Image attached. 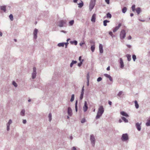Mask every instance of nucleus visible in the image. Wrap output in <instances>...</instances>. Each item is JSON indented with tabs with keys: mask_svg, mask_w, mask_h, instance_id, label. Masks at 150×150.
<instances>
[{
	"mask_svg": "<svg viewBox=\"0 0 150 150\" xmlns=\"http://www.w3.org/2000/svg\"><path fill=\"white\" fill-rule=\"evenodd\" d=\"M104 110L103 106L102 105L100 106L98 108L97 114L96 117V119H98L100 118L104 112Z\"/></svg>",
	"mask_w": 150,
	"mask_h": 150,
	"instance_id": "obj_1",
	"label": "nucleus"
},
{
	"mask_svg": "<svg viewBox=\"0 0 150 150\" xmlns=\"http://www.w3.org/2000/svg\"><path fill=\"white\" fill-rule=\"evenodd\" d=\"M121 139L123 142H127L129 139V137L127 134H123L121 136Z\"/></svg>",
	"mask_w": 150,
	"mask_h": 150,
	"instance_id": "obj_2",
	"label": "nucleus"
},
{
	"mask_svg": "<svg viewBox=\"0 0 150 150\" xmlns=\"http://www.w3.org/2000/svg\"><path fill=\"white\" fill-rule=\"evenodd\" d=\"M96 0H91L89 4V10L91 11L93 8L96 4Z\"/></svg>",
	"mask_w": 150,
	"mask_h": 150,
	"instance_id": "obj_3",
	"label": "nucleus"
},
{
	"mask_svg": "<svg viewBox=\"0 0 150 150\" xmlns=\"http://www.w3.org/2000/svg\"><path fill=\"white\" fill-rule=\"evenodd\" d=\"M126 33L125 30H122L120 31V37L121 39H124L126 36Z\"/></svg>",
	"mask_w": 150,
	"mask_h": 150,
	"instance_id": "obj_4",
	"label": "nucleus"
},
{
	"mask_svg": "<svg viewBox=\"0 0 150 150\" xmlns=\"http://www.w3.org/2000/svg\"><path fill=\"white\" fill-rule=\"evenodd\" d=\"M66 21L65 20H61L57 23V25L60 27H64V25L66 24Z\"/></svg>",
	"mask_w": 150,
	"mask_h": 150,
	"instance_id": "obj_5",
	"label": "nucleus"
},
{
	"mask_svg": "<svg viewBox=\"0 0 150 150\" xmlns=\"http://www.w3.org/2000/svg\"><path fill=\"white\" fill-rule=\"evenodd\" d=\"M90 140L92 145L93 146H94L95 143V138L93 134L90 135Z\"/></svg>",
	"mask_w": 150,
	"mask_h": 150,
	"instance_id": "obj_6",
	"label": "nucleus"
},
{
	"mask_svg": "<svg viewBox=\"0 0 150 150\" xmlns=\"http://www.w3.org/2000/svg\"><path fill=\"white\" fill-rule=\"evenodd\" d=\"M33 72L32 74V78L34 79L36 78V68L35 67H33Z\"/></svg>",
	"mask_w": 150,
	"mask_h": 150,
	"instance_id": "obj_7",
	"label": "nucleus"
},
{
	"mask_svg": "<svg viewBox=\"0 0 150 150\" xmlns=\"http://www.w3.org/2000/svg\"><path fill=\"white\" fill-rule=\"evenodd\" d=\"M119 62L120 64V67L121 69H123L124 67V65L122 59V58H120Z\"/></svg>",
	"mask_w": 150,
	"mask_h": 150,
	"instance_id": "obj_8",
	"label": "nucleus"
},
{
	"mask_svg": "<svg viewBox=\"0 0 150 150\" xmlns=\"http://www.w3.org/2000/svg\"><path fill=\"white\" fill-rule=\"evenodd\" d=\"M38 30L37 29L35 28L33 31V38L34 39H36L37 38V35L38 33Z\"/></svg>",
	"mask_w": 150,
	"mask_h": 150,
	"instance_id": "obj_9",
	"label": "nucleus"
},
{
	"mask_svg": "<svg viewBox=\"0 0 150 150\" xmlns=\"http://www.w3.org/2000/svg\"><path fill=\"white\" fill-rule=\"evenodd\" d=\"M67 113L68 115L71 117L72 115V110L70 107H69L67 109Z\"/></svg>",
	"mask_w": 150,
	"mask_h": 150,
	"instance_id": "obj_10",
	"label": "nucleus"
},
{
	"mask_svg": "<svg viewBox=\"0 0 150 150\" xmlns=\"http://www.w3.org/2000/svg\"><path fill=\"white\" fill-rule=\"evenodd\" d=\"M122 24L121 23H120L118 24V26L115 27L113 30V32H116L117 30L120 28Z\"/></svg>",
	"mask_w": 150,
	"mask_h": 150,
	"instance_id": "obj_11",
	"label": "nucleus"
},
{
	"mask_svg": "<svg viewBox=\"0 0 150 150\" xmlns=\"http://www.w3.org/2000/svg\"><path fill=\"white\" fill-rule=\"evenodd\" d=\"M88 109V107L87 106V102L86 101H85L84 105L83 107V110L84 112H86L87 111Z\"/></svg>",
	"mask_w": 150,
	"mask_h": 150,
	"instance_id": "obj_12",
	"label": "nucleus"
},
{
	"mask_svg": "<svg viewBox=\"0 0 150 150\" xmlns=\"http://www.w3.org/2000/svg\"><path fill=\"white\" fill-rule=\"evenodd\" d=\"M104 75L106 77L108 78L109 79V80L110 81H113V79L112 77L109 75L105 74H104Z\"/></svg>",
	"mask_w": 150,
	"mask_h": 150,
	"instance_id": "obj_13",
	"label": "nucleus"
},
{
	"mask_svg": "<svg viewBox=\"0 0 150 150\" xmlns=\"http://www.w3.org/2000/svg\"><path fill=\"white\" fill-rule=\"evenodd\" d=\"M141 124L139 123V122L137 123L136 124V128H137V130L139 131H140L141 129Z\"/></svg>",
	"mask_w": 150,
	"mask_h": 150,
	"instance_id": "obj_14",
	"label": "nucleus"
},
{
	"mask_svg": "<svg viewBox=\"0 0 150 150\" xmlns=\"http://www.w3.org/2000/svg\"><path fill=\"white\" fill-rule=\"evenodd\" d=\"M99 50L100 52V53H102L103 52V46L101 44H99Z\"/></svg>",
	"mask_w": 150,
	"mask_h": 150,
	"instance_id": "obj_15",
	"label": "nucleus"
},
{
	"mask_svg": "<svg viewBox=\"0 0 150 150\" xmlns=\"http://www.w3.org/2000/svg\"><path fill=\"white\" fill-rule=\"evenodd\" d=\"M95 42H93V45H91V51L93 52L95 50Z\"/></svg>",
	"mask_w": 150,
	"mask_h": 150,
	"instance_id": "obj_16",
	"label": "nucleus"
},
{
	"mask_svg": "<svg viewBox=\"0 0 150 150\" xmlns=\"http://www.w3.org/2000/svg\"><path fill=\"white\" fill-rule=\"evenodd\" d=\"M96 15L95 14H94L93 15L91 19V21L93 22H95L96 21Z\"/></svg>",
	"mask_w": 150,
	"mask_h": 150,
	"instance_id": "obj_17",
	"label": "nucleus"
},
{
	"mask_svg": "<svg viewBox=\"0 0 150 150\" xmlns=\"http://www.w3.org/2000/svg\"><path fill=\"white\" fill-rule=\"evenodd\" d=\"M120 114L122 116H125L126 117H127L129 116L127 114L126 112L124 111H121L120 112Z\"/></svg>",
	"mask_w": 150,
	"mask_h": 150,
	"instance_id": "obj_18",
	"label": "nucleus"
},
{
	"mask_svg": "<svg viewBox=\"0 0 150 150\" xmlns=\"http://www.w3.org/2000/svg\"><path fill=\"white\" fill-rule=\"evenodd\" d=\"M1 10H3L4 12L6 11V6H1L0 7Z\"/></svg>",
	"mask_w": 150,
	"mask_h": 150,
	"instance_id": "obj_19",
	"label": "nucleus"
},
{
	"mask_svg": "<svg viewBox=\"0 0 150 150\" xmlns=\"http://www.w3.org/2000/svg\"><path fill=\"white\" fill-rule=\"evenodd\" d=\"M135 11H136L137 14L138 15L141 12V8L140 7H138L136 9Z\"/></svg>",
	"mask_w": 150,
	"mask_h": 150,
	"instance_id": "obj_20",
	"label": "nucleus"
},
{
	"mask_svg": "<svg viewBox=\"0 0 150 150\" xmlns=\"http://www.w3.org/2000/svg\"><path fill=\"white\" fill-rule=\"evenodd\" d=\"M81 2L79 3L78 4V7L79 8H81L83 6V2L82 1H81Z\"/></svg>",
	"mask_w": 150,
	"mask_h": 150,
	"instance_id": "obj_21",
	"label": "nucleus"
},
{
	"mask_svg": "<svg viewBox=\"0 0 150 150\" xmlns=\"http://www.w3.org/2000/svg\"><path fill=\"white\" fill-rule=\"evenodd\" d=\"M25 110L24 109L22 110L20 112V115L22 116H24L25 115Z\"/></svg>",
	"mask_w": 150,
	"mask_h": 150,
	"instance_id": "obj_22",
	"label": "nucleus"
},
{
	"mask_svg": "<svg viewBox=\"0 0 150 150\" xmlns=\"http://www.w3.org/2000/svg\"><path fill=\"white\" fill-rule=\"evenodd\" d=\"M77 62L76 61L72 60L70 64V67H72L73 65L74 64H76Z\"/></svg>",
	"mask_w": 150,
	"mask_h": 150,
	"instance_id": "obj_23",
	"label": "nucleus"
},
{
	"mask_svg": "<svg viewBox=\"0 0 150 150\" xmlns=\"http://www.w3.org/2000/svg\"><path fill=\"white\" fill-rule=\"evenodd\" d=\"M122 119L125 123H127L128 122V120L127 119H126L125 117H121Z\"/></svg>",
	"mask_w": 150,
	"mask_h": 150,
	"instance_id": "obj_24",
	"label": "nucleus"
},
{
	"mask_svg": "<svg viewBox=\"0 0 150 150\" xmlns=\"http://www.w3.org/2000/svg\"><path fill=\"white\" fill-rule=\"evenodd\" d=\"M64 45V42L59 43L57 44V46L59 47H63Z\"/></svg>",
	"mask_w": 150,
	"mask_h": 150,
	"instance_id": "obj_25",
	"label": "nucleus"
},
{
	"mask_svg": "<svg viewBox=\"0 0 150 150\" xmlns=\"http://www.w3.org/2000/svg\"><path fill=\"white\" fill-rule=\"evenodd\" d=\"M134 102L136 108V109L138 108L139 107V105L137 101V100H135Z\"/></svg>",
	"mask_w": 150,
	"mask_h": 150,
	"instance_id": "obj_26",
	"label": "nucleus"
},
{
	"mask_svg": "<svg viewBox=\"0 0 150 150\" xmlns=\"http://www.w3.org/2000/svg\"><path fill=\"white\" fill-rule=\"evenodd\" d=\"M126 57L127 58V60L129 61H130L131 60V56L129 54L126 55Z\"/></svg>",
	"mask_w": 150,
	"mask_h": 150,
	"instance_id": "obj_27",
	"label": "nucleus"
},
{
	"mask_svg": "<svg viewBox=\"0 0 150 150\" xmlns=\"http://www.w3.org/2000/svg\"><path fill=\"white\" fill-rule=\"evenodd\" d=\"M146 125L147 126H150V117L149 119L147 121V122L146 123Z\"/></svg>",
	"mask_w": 150,
	"mask_h": 150,
	"instance_id": "obj_28",
	"label": "nucleus"
},
{
	"mask_svg": "<svg viewBox=\"0 0 150 150\" xmlns=\"http://www.w3.org/2000/svg\"><path fill=\"white\" fill-rule=\"evenodd\" d=\"M110 21L107 20H105L103 21V25L104 26H106L107 25V23L109 22Z\"/></svg>",
	"mask_w": 150,
	"mask_h": 150,
	"instance_id": "obj_29",
	"label": "nucleus"
},
{
	"mask_svg": "<svg viewBox=\"0 0 150 150\" xmlns=\"http://www.w3.org/2000/svg\"><path fill=\"white\" fill-rule=\"evenodd\" d=\"M127 10V8L125 7L122 9V11L123 13H125L126 12Z\"/></svg>",
	"mask_w": 150,
	"mask_h": 150,
	"instance_id": "obj_30",
	"label": "nucleus"
},
{
	"mask_svg": "<svg viewBox=\"0 0 150 150\" xmlns=\"http://www.w3.org/2000/svg\"><path fill=\"white\" fill-rule=\"evenodd\" d=\"M131 8L132 11L133 12H134L135 10H136L135 5L134 4L132 6Z\"/></svg>",
	"mask_w": 150,
	"mask_h": 150,
	"instance_id": "obj_31",
	"label": "nucleus"
},
{
	"mask_svg": "<svg viewBox=\"0 0 150 150\" xmlns=\"http://www.w3.org/2000/svg\"><path fill=\"white\" fill-rule=\"evenodd\" d=\"M70 43L71 44H74L75 45H76L77 44V41L76 40H74V41H71Z\"/></svg>",
	"mask_w": 150,
	"mask_h": 150,
	"instance_id": "obj_32",
	"label": "nucleus"
},
{
	"mask_svg": "<svg viewBox=\"0 0 150 150\" xmlns=\"http://www.w3.org/2000/svg\"><path fill=\"white\" fill-rule=\"evenodd\" d=\"M48 117L49 118V121L50 122L52 119V114L51 113H50L49 114Z\"/></svg>",
	"mask_w": 150,
	"mask_h": 150,
	"instance_id": "obj_33",
	"label": "nucleus"
},
{
	"mask_svg": "<svg viewBox=\"0 0 150 150\" xmlns=\"http://www.w3.org/2000/svg\"><path fill=\"white\" fill-rule=\"evenodd\" d=\"M74 94H72L71 95V98L70 99V101L71 102H73L74 100Z\"/></svg>",
	"mask_w": 150,
	"mask_h": 150,
	"instance_id": "obj_34",
	"label": "nucleus"
},
{
	"mask_svg": "<svg viewBox=\"0 0 150 150\" xmlns=\"http://www.w3.org/2000/svg\"><path fill=\"white\" fill-rule=\"evenodd\" d=\"M106 16L107 18H111L112 17L111 14L109 13H108L107 14Z\"/></svg>",
	"mask_w": 150,
	"mask_h": 150,
	"instance_id": "obj_35",
	"label": "nucleus"
},
{
	"mask_svg": "<svg viewBox=\"0 0 150 150\" xmlns=\"http://www.w3.org/2000/svg\"><path fill=\"white\" fill-rule=\"evenodd\" d=\"M12 84L15 87H17L18 86L17 83L14 81H13L12 82Z\"/></svg>",
	"mask_w": 150,
	"mask_h": 150,
	"instance_id": "obj_36",
	"label": "nucleus"
},
{
	"mask_svg": "<svg viewBox=\"0 0 150 150\" xmlns=\"http://www.w3.org/2000/svg\"><path fill=\"white\" fill-rule=\"evenodd\" d=\"M74 23V20H71L69 22V25L71 26L72 25H73Z\"/></svg>",
	"mask_w": 150,
	"mask_h": 150,
	"instance_id": "obj_37",
	"label": "nucleus"
},
{
	"mask_svg": "<svg viewBox=\"0 0 150 150\" xmlns=\"http://www.w3.org/2000/svg\"><path fill=\"white\" fill-rule=\"evenodd\" d=\"M9 17L11 21L13 20V16L12 14H10Z\"/></svg>",
	"mask_w": 150,
	"mask_h": 150,
	"instance_id": "obj_38",
	"label": "nucleus"
},
{
	"mask_svg": "<svg viewBox=\"0 0 150 150\" xmlns=\"http://www.w3.org/2000/svg\"><path fill=\"white\" fill-rule=\"evenodd\" d=\"M10 125L8 123L6 124V126H7V131H9L10 129Z\"/></svg>",
	"mask_w": 150,
	"mask_h": 150,
	"instance_id": "obj_39",
	"label": "nucleus"
},
{
	"mask_svg": "<svg viewBox=\"0 0 150 150\" xmlns=\"http://www.w3.org/2000/svg\"><path fill=\"white\" fill-rule=\"evenodd\" d=\"M122 93H123L122 91H120L119 92V93H118V94L117 95V96H118L119 97H121V95L122 94Z\"/></svg>",
	"mask_w": 150,
	"mask_h": 150,
	"instance_id": "obj_40",
	"label": "nucleus"
},
{
	"mask_svg": "<svg viewBox=\"0 0 150 150\" xmlns=\"http://www.w3.org/2000/svg\"><path fill=\"white\" fill-rule=\"evenodd\" d=\"M132 57L134 61H135L136 59V56L134 54H133L132 55Z\"/></svg>",
	"mask_w": 150,
	"mask_h": 150,
	"instance_id": "obj_41",
	"label": "nucleus"
},
{
	"mask_svg": "<svg viewBox=\"0 0 150 150\" xmlns=\"http://www.w3.org/2000/svg\"><path fill=\"white\" fill-rule=\"evenodd\" d=\"M109 34L112 37H114L115 36L113 34L112 32L111 31L109 32Z\"/></svg>",
	"mask_w": 150,
	"mask_h": 150,
	"instance_id": "obj_42",
	"label": "nucleus"
},
{
	"mask_svg": "<svg viewBox=\"0 0 150 150\" xmlns=\"http://www.w3.org/2000/svg\"><path fill=\"white\" fill-rule=\"evenodd\" d=\"M83 60L82 59L81 60V61L80 62V63L78 64V66L79 67H80L81 66V65H82V63H83Z\"/></svg>",
	"mask_w": 150,
	"mask_h": 150,
	"instance_id": "obj_43",
	"label": "nucleus"
},
{
	"mask_svg": "<svg viewBox=\"0 0 150 150\" xmlns=\"http://www.w3.org/2000/svg\"><path fill=\"white\" fill-rule=\"evenodd\" d=\"M84 93H81L80 95V99L81 100H82L83 97V96Z\"/></svg>",
	"mask_w": 150,
	"mask_h": 150,
	"instance_id": "obj_44",
	"label": "nucleus"
},
{
	"mask_svg": "<svg viewBox=\"0 0 150 150\" xmlns=\"http://www.w3.org/2000/svg\"><path fill=\"white\" fill-rule=\"evenodd\" d=\"M89 73H88L87 75L86 76V79L87 80H89Z\"/></svg>",
	"mask_w": 150,
	"mask_h": 150,
	"instance_id": "obj_45",
	"label": "nucleus"
},
{
	"mask_svg": "<svg viewBox=\"0 0 150 150\" xmlns=\"http://www.w3.org/2000/svg\"><path fill=\"white\" fill-rule=\"evenodd\" d=\"M102 80V78L101 77H98L97 79V81L98 82Z\"/></svg>",
	"mask_w": 150,
	"mask_h": 150,
	"instance_id": "obj_46",
	"label": "nucleus"
},
{
	"mask_svg": "<svg viewBox=\"0 0 150 150\" xmlns=\"http://www.w3.org/2000/svg\"><path fill=\"white\" fill-rule=\"evenodd\" d=\"M12 120L11 119H10L8 120V121L7 123L10 125L11 124H12Z\"/></svg>",
	"mask_w": 150,
	"mask_h": 150,
	"instance_id": "obj_47",
	"label": "nucleus"
},
{
	"mask_svg": "<svg viewBox=\"0 0 150 150\" xmlns=\"http://www.w3.org/2000/svg\"><path fill=\"white\" fill-rule=\"evenodd\" d=\"M84 86H83L82 88L81 91V93H84Z\"/></svg>",
	"mask_w": 150,
	"mask_h": 150,
	"instance_id": "obj_48",
	"label": "nucleus"
},
{
	"mask_svg": "<svg viewBox=\"0 0 150 150\" xmlns=\"http://www.w3.org/2000/svg\"><path fill=\"white\" fill-rule=\"evenodd\" d=\"M86 122V120L85 119H82L81 120V123H84Z\"/></svg>",
	"mask_w": 150,
	"mask_h": 150,
	"instance_id": "obj_49",
	"label": "nucleus"
},
{
	"mask_svg": "<svg viewBox=\"0 0 150 150\" xmlns=\"http://www.w3.org/2000/svg\"><path fill=\"white\" fill-rule=\"evenodd\" d=\"M105 1L108 4H110V0H105Z\"/></svg>",
	"mask_w": 150,
	"mask_h": 150,
	"instance_id": "obj_50",
	"label": "nucleus"
},
{
	"mask_svg": "<svg viewBox=\"0 0 150 150\" xmlns=\"http://www.w3.org/2000/svg\"><path fill=\"white\" fill-rule=\"evenodd\" d=\"M26 120H23V123L24 124H25L26 123Z\"/></svg>",
	"mask_w": 150,
	"mask_h": 150,
	"instance_id": "obj_51",
	"label": "nucleus"
},
{
	"mask_svg": "<svg viewBox=\"0 0 150 150\" xmlns=\"http://www.w3.org/2000/svg\"><path fill=\"white\" fill-rule=\"evenodd\" d=\"M64 43V45H65V48H67V45H68V44H69V43L68 42H67Z\"/></svg>",
	"mask_w": 150,
	"mask_h": 150,
	"instance_id": "obj_52",
	"label": "nucleus"
},
{
	"mask_svg": "<svg viewBox=\"0 0 150 150\" xmlns=\"http://www.w3.org/2000/svg\"><path fill=\"white\" fill-rule=\"evenodd\" d=\"M76 148L75 146H73L71 150H76Z\"/></svg>",
	"mask_w": 150,
	"mask_h": 150,
	"instance_id": "obj_53",
	"label": "nucleus"
},
{
	"mask_svg": "<svg viewBox=\"0 0 150 150\" xmlns=\"http://www.w3.org/2000/svg\"><path fill=\"white\" fill-rule=\"evenodd\" d=\"M60 32H61L63 33H67V32L66 31H64V30H61L60 31Z\"/></svg>",
	"mask_w": 150,
	"mask_h": 150,
	"instance_id": "obj_54",
	"label": "nucleus"
},
{
	"mask_svg": "<svg viewBox=\"0 0 150 150\" xmlns=\"http://www.w3.org/2000/svg\"><path fill=\"white\" fill-rule=\"evenodd\" d=\"M89 80H87V86H89Z\"/></svg>",
	"mask_w": 150,
	"mask_h": 150,
	"instance_id": "obj_55",
	"label": "nucleus"
},
{
	"mask_svg": "<svg viewBox=\"0 0 150 150\" xmlns=\"http://www.w3.org/2000/svg\"><path fill=\"white\" fill-rule=\"evenodd\" d=\"M77 103H78V101L77 100H76L75 102V106H77Z\"/></svg>",
	"mask_w": 150,
	"mask_h": 150,
	"instance_id": "obj_56",
	"label": "nucleus"
},
{
	"mask_svg": "<svg viewBox=\"0 0 150 150\" xmlns=\"http://www.w3.org/2000/svg\"><path fill=\"white\" fill-rule=\"evenodd\" d=\"M84 44V43L83 42H81L79 44V45L80 46H82Z\"/></svg>",
	"mask_w": 150,
	"mask_h": 150,
	"instance_id": "obj_57",
	"label": "nucleus"
},
{
	"mask_svg": "<svg viewBox=\"0 0 150 150\" xmlns=\"http://www.w3.org/2000/svg\"><path fill=\"white\" fill-rule=\"evenodd\" d=\"M90 43L92 44V45H93V42H94L92 40H91L90 41Z\"/></svg>",
	"mask_w": 150,
	"mask_h": 150,
	"instance_id": "obj_58",
	"label": "nucleus"
},
{
	"mask_svg": "<svg viewBox=\"0 0 150 150\" xmlns=\"http://www.w3.org/2000/svg\"><path fill=\"white\" fill-rule=\"evenodd\" d=\"M81 56H80L79 57V61H80V62H81Z\"/></svg>",
	"mask_w": 150,
	"mask_h": 150,
	"instance_id": "obj_59",
	"label": "nucleus"
},
{
	"mask_svg": "<svg viewBox=\"0 0 150 150\" xmlns=\"http://www.w3.org/2000/svg\"><path fill=\"white\" fill-rule=\"evenodd\" d=\"M132 39V37L130 35H129L128 37V40H131Z\"/></svg>",
	"mask_w": 150,
	"mask_h": 150,
	"instance_id": "obj_60",
	"label": "nucleus"
},
{
	"mask_svg": "<svg viewBox=\"0 0 150 150\" xmlns=\"http://www.w3.org/2000/svg\"><path fill=\"white\" fill-rule=\"evenodd\" d=\"M127 46L128 47H129V48H130L131 47V45H127Z\"/></svg>",
	"mask_w": 150,
	"mask_h": 150,
	"instance_id": "obj_61",
	"label": "nucleus"
},
{
	"mask_svg": "<svg viewBox=\"0 0 150 150\" xmlns=\"http://www.w3.org/2000/svg\"><path fill=\"white\" fill-rule=\"evenodd\" d=\"M69 139L71 140H72L73 139V137H72V136H71L69 137Z\"/></svg>",
	"mask_w": 150,
	"mask_h": 150,
	"instance_id": "obj_62",
	"label": "nucleus"
},
{
	"mask_svg": "<svg viewBox=\"0 0 150 150\" xmlns=\"http://www.w3.org/2000/svg\"><path fill=\"white\" fill-rule=\"evenodd\" d=\"M108 104L109 105H111L112 104V102L110 101H109Z\"/></svg>",
	"mask_w": 150,
	"mask_h": 150,
	"instance_id": "obj_63",
	"label": "nucleus"
},
{
	"mask_svg": "<svg viewBox=\"0 0 150 150\" xmlns=\"http://www.w3.org/2000/svg\"><path fill=\"white\" fill-rule=\"evenodd\" d=\"M107 70H108V71H109L110 70V67H108L107 68Z\"/></svg>",
	"mask_w": 150,
	"mask_h": 150,
	"instance_id": "obj_64",
	"label": "nucleus"
}]
</instances>
